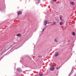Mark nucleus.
Segmentation results:
<instances>
[{
	"mask_svg": "<svg viewBox=\"0 0 76 76\" xmlns=\"http://www.w3.org/2000/svg\"><path fill=\"white\" fill-rule=\"evenodd\" d=\"M60 20H61V16L60 17Z\"/></svg>",
	"mask_w": 76,
	"mask_h": 76,
	"instance_id": "obj_14",
	"label": "nucleus"
},
{
	"mask_svg": "<svg viewBox=\"0 0 76 76\" xmlns=\"http://www.w3.org/2000/svg\"><path fill=\"white\" fill-rule=\"evenodd\" d=\"M16 36H17V37H21V34L19 33H18L16 35Z\"/></svg>",
	"mask_w": 76,
	"mask_h": 76,
	"instance_id": "obj_6",
	"label": "nucleus"
},
{
	"mask_svg": "<svg viewBox=\"0 0 76 76\" xmlns=\"http://www.w3.org/2000/svg\"><path fill=\"white\" fill-rule=\"evenodd\" d=\"M53 1H55V2H56V1H57V0H53Z\"/></svg>",
	"mask_w": 76,
	"mask_h": 76,
	"instance_id": "obj_13",
	"label": "nucleus"
},
{
	"mask_svg": "<svg viewBox=\"0 0 76 76\" xmlns=\"http://www.w3.org/2000/svg\"><path fill=\"white\" fill-rule=\"evenodd\" d=\"M42 75H43V74L39 75V76H42Z\"/></svg>",
	"mask_w": 76,
	"mask_h": 76,
	"instance_id": "obj_16",
	"label": "nucleus"
},
{
	"mask_svg": "<svg viewBox=\"0 0 76 76\" xmlns=\"http://www.w3.org/2000/svg\"><path fill=\"white\" fill-rule=\"evenodd\" d=\"M72 35H74V36H75V33L74 32H73Z\"/></svg>",
	"mask_w": 76,
	"mask_h": 76,
	"instance_id": "obj_9",
	"label": "nucleus"
},
{
	"mask_svg": "<svg viewBox=\"0 0 76 76\" xmlns=\"http://www.w3.org/2000/svg\"><path fill=\"white\" fill-rule=\"evenodd\" d=\"M59 55V53H56L55 54V57H57Z\"/></svg>",
	"mask_w": 76,
	"mask_h": 76,
	"instance_id": "obj_4",
	"label": "nucleus"
},
{
	"mask_svg": "<svg viewBox=\"0 0 76 76\" xmlns=\"http://www.w3.org/2000/svg\"><path fill=\"white\" fill-rule=\"evenodd\" d=\"M70 4L72 5H74L75 4V3H74V2H70Z\"/></svg>",
	"mask_w": 76,
	"mask_h": 76,
	"instance_id": "obj_7",
	"label": "nucleus"
},
{
	"mask_svg": "<svg viewBox=\"0 0 76 76\" xmlns=\"http://www.w3.org/2000/svg\"><path fill=\"white\" fill-rule=\"evenodd\" d=\"M22 13V12L21 11H19L18 12V15H20V14Z\"/></svg>",
	"mask_w": 76,
	"mask_h": 76,
	"instance_id": "obj_5",
	"label": "nucleus"
},
{
	"mask_svg": "<svg viewBox=\"0 0 76 76\" xmlns=\"http://www.w3.org/2000/svg\"><path fill=\"white\" fill-rule=\"evenodd\" d=\"M63 24V22H60V25H62Z\"/></svg>",
	"mask_w": 76,
	"mask_h": 76,
	"instance_id": "obj_8",
	"label": "nucleus"
},
{
	"mask_svg": "<svg viewBox=\"0 0 76 76\" xmlns=\"http://www.w3.org/2000/svg\"><path fill=\"white\" fill-rule=\"evenodd\" d=\"M11 47H12V46L10 45H7L4 48L5 51H6L8 50H9V48H11Z\"/></svg>",
	"mask_w": 76,
	"mask_h": 76,
	"instance_id": "obj_1",
	"label": "nucleus"
},
{
	"mask_svg": "<svg viewBox=\"0 0 76 76\" xmlns=\"http://www.w3.org/2000/svg\"><path fill=\"white\" fill-rule=\"evenodd\" d=\"M56 69H57V70H58V67H56Z\"/></svg>",
	"mask_w": 76,
	"mask_h": 76,
	"instance_id": "obj_15",
	"label": "nucleus"
},
{
	"mask_svg": "<svg viewBox=\"0 0 76 76\" xmlns=\"http://www.w3.org/2000/svg\"><path fill=\"white\" fill-rule=\"evenodd\" d=\"M54 41L55 42H57V41H58L57 40V39H54Z\"/></svg>",
	"mask_w": 76,
	"mask_h": 76,
	"instance_id": "obj_11",
	"label": "nucleus"
},
{
	"mask_svg": "<svg viewBox=\"0 0 76 76\" xmlns=\"http://www.w3.org/2000/svg\"><path fill=\"white\" fill-rule=\"evenodd\" d=\"M48 24V23H48V21L47 20H46L44 21V25L45 26L47 25V24Z\"/></svg>",
	"mask_w": 76,
	"mask_h": 76,
	"instance_id": "obj_2",
	"label": "nucleus"
},
{
	"mask_svg": "<svg viewBox=\"0 0 76 76\" xmlns=\"http://www.w3.org/2000/svg\"><path fill=\"white\" fill-rule=\"evenodd\" d=\"M44 31V28H43V30H42V31L41 32H43Z\"/></svg>",
	"mask_w": 76,
	"mask_h": 76,
	"instance_id": "obj_12",
	"label": "nucleus"
},
{
	"mask_svg": "<svg viewBox=\"0 0 76 76\" xmlns=\"http://www.w3.org/2000/svg\"><path fill=\"white\" fill-rule=\"evenodd\" d=\"M56 24V22H54L52 24V25H55Z\"/></svg>",
	"mask_w": 76,
	"mask_h": 76,
	"instance_id": "obj_10",
	"label": "nucleus"
},
{
	"mask_svg": "<svg viewBox=\"0 0 76 76\" xmlns=\"http://www.w3.org/2000/svg\"><path fill=\"white\" fill-rule=\"evenodd\" d=\"M38 3H40V0L38 1Z\"/></svg>",
	"mask_w": 76,
	"mask_h": 76,
	"instance_id": "obj_17",
	"label": "nucleus"
},
{
	"mask_svg": "<svg viewBox=\"0 0 76 76\" xmlns=\"http://www.w3.org/2000/svg\"><path fill=\"white\" fill-rule=\"evenodd\" d=\"M54 69H55V68H54V66H52V67H50V70H51L52 71H53V70H54Z\"/></svg>",
	"mask_w": 76,
	"mask_h": 76,
	"instance_id": "obj_3",
	"label": "nucleus"
}]
</instances>
